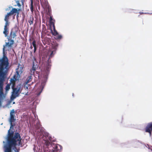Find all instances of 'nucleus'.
I'll return each instance as SVG.
<instances>
[{
    "mask_svg": "<svg viewBox=\"0 0 152 152\" xmlns=\"http://www.w3.org/2000/svg\"><path fill=\"white\" fill-rule=\"evenodd\" d=\"M53 56L54 54L53 53V51H52L49 56L48 60V63L46 66V69L45 71L47 73L49 72L50 70L51 66V61L50 59Z\"/></svg>",
    "mask_w": 152,
    "mask_h": 152,
    "instance_id": "7",
    "label": "nucleus"
},
{
    "mask_svg": "<svg viewBox=\"0 0 152 152\" xmlns=\"http://www.w3.org/2000/svg\"><path fill=\"white\" fill-rule=\"evenodd\" d=\"M42 134H43V137H45L44 139H48L50 136L49 134L46 132H42Z\"/></svg>",
    "mask_w": 152,
    "mask_h": 152,
    "instance_id": "17",
    "label": "nucleus"
},
{
    "mask_svg": "<svg viewBox=\"0 0 152 152\" xmlns=\"http://www.w3.org/2000/svg\"><path fill=\"white\" fill-rule=\"evenodd\" d=\"M43 141L44 142L45 145L47 146L48 147L49 145L52 143H50V141L48 139H43Z\"/></svg>",
    "mask_w": 152,
    "mask_h": 152,
    "instance_id": "16",
    "label": "nucleus"
},
{
    "mask_svg": "<svg viewBox=\"0 0 152 152\" xmlns=\"http://www.w3.org/2000/svg\"><path fill=\"white\" fill-rule=\"evenodd\" d=\"M41 124L39 123H37V125L36 126V128L37 129H39L41 126Z\"/></svg>",
    "mask_w": 152,
    "mask_h": 152,
    "instance_id": "22",
    "label": "nucleus"
},
{
    "mask_svg": "<svg viewBox=\"0 0 152 152\" xmlns=\"http://www.w3.org/2000/svg\"><path fill=\"white\" fill-rule=\"evenodd\" d=\"M33 61V66L31 70V73L33 74L34 72H35L37 68H38V62H37L36 58L34 56L33 57L32 59Z\"/></svg>",
    "mask_w": 152,
    "mask_h": 152,
    "instance_id": "8",
    "label": "nucleus"
},
{
    "mask_svg": "<svg viewBox=\"0 0 152 152\" xmlns=\"http://www.w3.org/2000/svg\"><path fill=\"white\" fill-rule=\"evenodd\" d=\"M9 24L7 23H5L4 28V31H3V34H4L5 37H7L9 32Z\"/></svg>",
    "mask_w": 152,
    "mask_h": 152,
    "instance_id": "9",
    "label": "nucleus"
},
{
    "mask_svg": "<svg viewBox=\"0 0 152 152\" xmlns=\"http://www.w3.org/2000/svg\"><path fill=\"white\" fill-rule=\"evenodd\" d=\"M30 55H31V58H32V57H31V56H32V52H31L30 53Z\"/></svg>",
    "mask_w": 152,
    "mask_h": 152,
    "instance_id": "30",
    "label": "nucleus"
},
{
    "mask_svg": "<svg viewBox=\"0 0 152 152\" xmlns=\"http://www.w3.org/2000/svg\"><path fill=\"white\" fill-rule=\"evenodd\" d=\"M32 45L34 48L37 47L36 45V42L35 40H34L32 42Z\"/></svg>",
    "mask_w": 152,
    "mask_h": 152,
    "instance_id": "24",
    "label": "nucleus"
},
{
    "mask_svg": "<svg viewBox=\"0 0 152 152\" xmlns=\"http://www.w3.org/2000/svg\"><path fill=\"white\" fill-rule=\"evenodd\" d=\"M10 16L11 15L9 13H7L6 15L4 18V20L6 22L5 23H7V24H10V22L9 21V20L10 19L9 16Z\"/></svg>",
    "mask_w": 152,
    "mask_h": 152,
    "instance_id": "14",
    "label": "nucleus"
},
{
    "mask_svg": "<svg viewBox=\"0 0 152 152\" xmlns=\"http://www.w3.org/2000/svg\"><path fill=\"white\" fill-rule=\"evenodd\" d=\"M51 145L53 149L51 150L44 149V152H61L62 149V147L57 144L52 143Z\"/></svg>",
    "mask_w": 152,
    "mask_h": 152,
    "instance_id": "5",
    "label": "nucleus"
},
{
    "mask_svg": "<svg viewBox=\"0 0 152 152\" xmlns=\"http://www.w3.org/2000/svg\"><path fill=\"white\" fill-rule=\"evenodd\" d=\"M41 5L42 6L47 7L48 5V2L47 0H40Z\"/></svg>",
    "mask_w": 152,
    "mask_h": 152,
    "instance_id": "13",
    "label": "nucleus"
},
{
    "mask_svg": "<svg viewBox=\"0 0 152 152\" xmlns=\"http://www.w3.org/2000/svg\"><path fill=\"white\" fill-rule=\"evenodd\" d=\"M5 46L3 48V56L0 58V107H1L2 101L6 97V94L4 91V82L6 75L10 68L9 60L4 54Z\"/></svg>",
    "mask_w": 152,
    "mask_h": 152,
    "instance_id": "1",
    "label": "nucleus"
},
{
    "mask_svg": "<svg viewBox=\"0 0 152 152\" xmlns=\"http://www.w3.org/2000/svg\"><path fill=\"white\" fill-rule=\"evenodd\" d=\"M58 36H57V39H61L62 37V36L61 35H58Z\"/></svg>",
    "mask_w": 152,
    "mask_h": 152,
    "instance_id": "26",
    "label": "nucleus"
},
{
    "mask_svg": "<svg viewBox=\"0 0 152 152\" xmlns=\"http://www.w3.org/2000/svg\"><path fill=\"white\" fill-rule=\"evenodd\" d=\"M12 147L14 148V150L15 152H19L20 149H17V148L15 147H15Z\"/></svg>",
    "mask_w": 152,
    "mask_h": 152,
    "instance_id": "25",
    "label": "nucleus"
},
{
    "mask_svg": "<svg viewBox=\"0 0 152 152\" xmlns=\"http://www.w3.org/2000/svg\"><path fill=\"white\" fill-rule=\"evenodd\" d=\"M52 26L53 27V31L52 30H51L52 34L54 36H56L58 35V33L55 29L54 23H53Z\"/></svg>",
    "mask_w": 152,
    "mask_h": 152,
    "instance_id": "15",
    "label": "nucleus"
},
{
    "mask_svg": "<svg viewBox=\"0 0 152 152\" xmlns=\"http://www.w3.org/2000/svg\"><path fill=\"white\" fill-rule=\"evenodd\" d=\"M18 17V16H17V17Z\"/></svg>",
    "mask_w": 152,
    "mask_h": 152,
    "instance_id": "34",
    "label": "nucleus"
},
{
    "mask_svg": "<svg viewBox=\"0 0 152 152\" xmlns=\"http://www.w3.org/2000/svg\"><path fill=\"white\" fill-rule=\"evenodd\" d=\"M48 11L49 12L50 11V7L49 6H48Z\"/></svg>",
    "mask_w": 152,
    "mask_h": 152,
    "instance_id": "29",
    "label": "nucleus"
},
{
    "mask_svg": "<svg viewBox=\"0 0 152 152\" xmlns=\"http://www.w3.org/2000/svg\"><path fill=\"white\" fill-rule=\"evenodd\" d=\"M30 48L31 49H32L33 48V47L32 46V45H31V46H30Z\"/></svg>",
    "mask_w": 152,
    "mask_h": 152,
    "instance_id": "33",
    "label": "nucleus"
},
{
    "mask_svg": "<svg viewBox=\"0 0 152 152\" xmlns=\"http://www.w3.org/2000/svg\"><path fill=\"white\" fill-rule=\"evenodd\" d=\"M15 112L14 109H12L11 111L10 112V116L9 121L10 124V131L11 132L12 131L11 130V129L12 127H13L15 125Z\"/></svg>",
    "mask_w": 152,
    "mask_h": 152,
    "instance_id": "6",
    "label": "nucleus"
},
{
    "mask_svg": "<svg viewBox=\"0 0 152 152\" xmlns=\"http://www.w3.org/2000/svg\"><path fill=\"white\" fill-rule=\"evenodd\" d=\"M20 9L18 10L15 8H12V10L10 11V12H9L10 14L12 15H14L15 16L16 14H17V16L19 14V11L20 10Z\"/></svg>",
    "mask_w": 152,
    "mask_h": 152,
    "instance_id": "11",
    "label": "nucleus"
},
{
    "mask_svg": "<svg viewBox=\"0 0 152 152\" xmlns=\"http://www.w3.org/2000/svg\"><path fill=\"white\" fill-rule=\"evenodd\" d=\"M34 20V18L33 17H30L29 20L28 21V23H29L30 25L33 24Z\"/></svg>",
    "mask_w": 152,
    "mask_h": 152,
    "instance_id": "20",
    "label": "nucleus"
},
{
    "mask_svg": "<svg viewBox=\"0 0 152 152\" xmlns=\"http://www.w3.org/2000/svg\"><path fill=\"white\" fill-rule=\"evenodd\" d=\"M145 132L151 134L152 131V122L148 123L146 126L145 129Z\"/></svg>",
    "mask_w": 152,
    "mask_h": 152,
    "instance_id": "10",
    "label": "nucleus"
},
{
    "mask_svg": "<svg viewBox=\"0 0 152 152\" xmlns=\"http://www.w3.org/2000/svg\"><path fill=\"white\" fill-rule=\"evenodd\" d=\"M17 5L18 7H20L21 6V4L20 3V2L19 1H17Z\"/></svg>",
    "mask_w": 152,
    "mask_h": 152,
    "instance_id": "27",
    "label": "nucleus"
},
{
    "mask_svg": "<svg viewBox=\"0 0 152 152\" xmlns=\"http://www.w3.org/2000/svg\"><path fill=\"white\" fill-rule=\"evenodd\" d=\"M10 86H12V84H11L10 83L9 84H8L5 87V92H7L8 91H9L10 89Z\"/></svg>",
    "mask_w": 152,
    "mask_h": 152,
    "instance_id": "18",
    "label": "nucleus"
},
{
    "mask_svg": "<svg viewBox=\"0 0 152 152\" xmlns=\"http://www.w3.org/2000/svg\"><path fill=\"white\" fill-rule=\"evenodd\" d=\"M18 28L17 26L14 27L11 31L9 36L8 37V42L6 43L5 46L11 48L14 44V39H16V34Z\"/></svg>",
    "mask_w": 152,
    "mask_h": 152,
    "instance_id": "4",
    "label": "nucleus"
},
{
    "mask_svg": "<svg viewBox=\"0 0 152 152\" xmlns=\"http://www.w3.org/2000/svg\"><path fill=\"white\" fill-rule=\"evenodd\" d=\"M8 133V144L4 147V152H12V147H15L16 145L22 146L21 139L20 134L18 133H15L13 135V132H11L10 129H9Z\"/></svg>",
    "mask_w": 152,
    "mask_h": 152,
    "instance_id": "3",
    "label": "nucleus"
},
{
    "mask_svg": "<svg viewBox=\"0 0 152 152\" xmlns=\"http://www.w3.org/2000/svg\"><path fill=\"white\" fill-rule=\"evenodd\" d=\"M23 72V67L22 65L19 64L18 68L16 69L15 74L13 76V78H11L10 80V83L12 84V94L11 97V99L13 100L18 96L21 91L20 89L21 85L19 84L15 87V81L18 80L20 77V75Z\"/></svg>",
    "mask_w": 152,
    "mask_h": 152,
    "instance_id": "2",
    "label": "nucleus"
},
{
    "mask_svg": "<svg viewBox=\"0 0 152 152\" xmlns=\"http://www.w3.org/2000/svg\"><path fill=\"white\" fill-rule=\"evenodd\" d=\"M36 73L38 74V76L39 75V72H38V71H36Z\"/></svg>",
    "mask_w": 152,
    "mask_h": 152,
    "instance_id": "31",
    "label": "nucleus"
},
{
    "mask_svg": "<svg viewBox=\"0 0 152 152\" xmlns=\"http://www.w3.org/2000/svg\"><path fill=\"white\" fill-rule=\"evenodd\" d=\"M35 72H34L33 74H32L31 73V72L30 74L29 75L25 82V83L26 84H28V83L32 81V75H34V74Z\"/></svg>",
    "mask_w": 152,
    "mask_h": 152,
    "instance_id": "12",
    "label": "nucleus"
},
{
    "mask_svg": "<svg viewBox=\"0 0 152 152\" xmlns=\"http://www.w3.org/2000/svg\"><path fill=\"white\" fill-rule=\"evenodd\" d=\"M50 142H55V140L54 139H53L52 137L49 136V137L48 138Z\"/></svg>",
    "mask_w": 152,
    "mask_h": 152,
    "instance_id": "23",
    "label": "nucleus"
},
{
    "mask_svg": "<svg viewBox=\"0 0 152 152\" xmlns=\"http://www.w3.org/2000/svg\"><path fill=\"white\" fill-rule=\"evenodd\" d=\"M31 1V4L30 5V9L31 10V11L32 12H33V10L34 9V7H33V0H30Z\"/></svg>",
    "mask_w": 152,
    "mask_h": 152,
    "instance_id": "19",
    "label": "nucleus"
},
{
    "mask_svg": "<svg viewBox=\"0 0 152 152\" xmlns=\"http://www.w3.org/2000/svg\"><path fill=\"white\" fill-rule=\"evenodd\" d=\"M37 49V47L34 48V53H35Z\"/></svg>",
    "mask_w": 152,
    "mask_h": 152,
    "instance_id": "28",
    "label": "nucleus"
},
{
    "mask_svg": "<svg viewBox=\"0 0 152 152\" xmlns=\"http://www.w3.org/2000/svg\"><path fill=\"white\" fill-rule=\"evenodd\" d=\"M53 21H55L54 20H53V19L52 17V16L50 17V26H53V23H54V22Z\"/></svg>",
    "mask_w": 152,
    "mask_h": 152,
    "instance_id": "21",
    "label": "nucleus"
},
{
    "mask_svg": "<svg viewBox=\"0 0 152 152\" xmlns=\"http://www.w3.org/2000/svg\"><path fill=\"white\" fill-rule=\"evenodd\" d=\"M20 2L23 3V0H20Z\"/></svg>",
    "mask_w": 152,
    "mask_h": 152,
    "instance_id": "32",
    "label": "nucleus"
}]
</instances>
